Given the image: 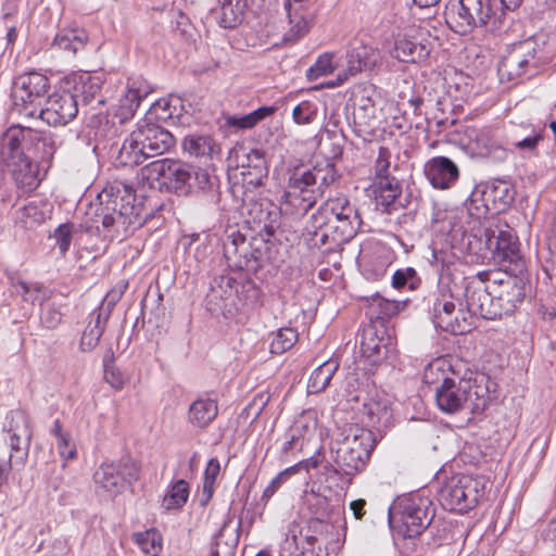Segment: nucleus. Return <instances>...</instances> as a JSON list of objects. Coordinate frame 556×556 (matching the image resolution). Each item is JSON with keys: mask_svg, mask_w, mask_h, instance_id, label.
<instances>
[{"mask_svg": "<svg viewBox=\"0 0 556 556\" xmlns=\"http://www.w3.org/2000/svg\"><path fill=\"white\" fill-rule=\"evenodd\" d=\"M142 177L151 188L177 195L191 193V165L179 160L160 159L142 169Z\"/></svg>", "mask_w": 556, "mask_h": 556, "instance_id": "obj_10", "label": "nucleus"}, {"mask_svg": "<svg viewBox=\"0 0 556 556\" xmlns=\"http://www.w3.org/2000/svg\"><path fill=\"white\" fill-rule=\"evenodd\" d=\"M48 138L30 127L12 126L0 139V161L15 188L0 187V204L10 208L13 224L31 229L51 217L53 206L43 199L28 200L40 184L36 157H45Z\"/></svg>", "mask_w": 556, "mask_h": 556, "instance_id": "obj_1", "label": "nucleus"}, {"mask_svg": "<svg viewBox=\"0 0 556 556\" xmlns=\"http://www.w3.org/2000/svg\"><path fill=\"white\" fill-rule=\"evenodd\" d=\"M248 159L249 164L242 172L243 186L248 189L263 186L268 176V167L263 152L252 150Z\"/></svg>", "mask_w": 556, "mask_h": 556, "instance_id": "obj_38", "label": "nucleus"}, {"mask_svg": "<svg viewBox=\"0 0 556 556\" xmlns=\"http://www.w3.org/2000/svg\"><path fill=\"white\" fill-rule=\"evenodd\" d=\"M102 208V227L112 239L123 240L141 226V219L134 205L135 189L131 185L113 180L99 193Z\"/></svg>", "mask_w": 556, "mask_h": 556, "instance_id": "obj_4", "label": "nucleus"}, {"mask_svg": "<svg viewBox=\"0 0 556 556\" xmlns=\"http://www.w3.org/2000/svg\"><path fill=\"white\" fill-rule=\"evenodd\" d=\"M475 141L478 153L484 157L497 162H503L508 157V150L501 144L495 130L491 128L480 129L476 135Z\"/></svg>", "mask_w": 556, "mask_h": 556, "instance_id": "obj_36", "label": "nucleus"}, {"mask_svg": "<svg viewBox=\"0 0 556 556\" xmlns=\"http://www.w3.org/2000/svg\"><path fill=\"white\" fill-rule=\"evenodd\" d=\"M516 194L510 180L494 178L473 189L469 197L468 211L477 217L504 213L514 203Z\"/></svg>", "mask_w": 556, "mask_h": 556, "instance_id": "obj_11", "label": "nucleus"}, {"mask_svg": "<svg viewBox=\"0 0 556 556\" xmlns=\"http://www.w3.org/2000/svg\"><path fill=\"white\" fill-rule=\"evenodd\" d=\"M330 529V522L320 519H309L304 529L300 531L301 541H299L295 529H290L286 535L282 548L289 552L288 556H304V552L309 547L319 545L320 536L327 534Z\"/></svg>", "mask_w": 556, "mask_h": 556, "instance_id": "obj_24", "label": "nucleus"}, {"mask_svg": "<svg viewBox=\"0 0 556 556\" xmlns=\"http://www.w3.org/2000/svg\"><path fill=\"white\" fill-rule=\"evenodd\" d=\"M485 481L482 477H453L440 490V502L444 509L459 514L475 508L484 495Z\"/></svg>", "mask_w": 556, "mask_h": 556, "instance_id": "obj_13", "label": "nucleus"}, {"mask_svg": "<svg viewBox=\"0 0 556 556\" xmlns=\"http://www.w3.org/2000/svg\"><path fill=\"white\" fill-rule=\"evenodd\" d=\"M430 53L428 45L412 38H397L394 42L393 55L401 62L417 63L425 60Z\"/></svg>", "mask_w": 556, "mask_h": 556, "instance_id": "obj_39", "label": "nucleus"}, {"mask_svg": "<svg viewBox=\"0 0 556 556\" xmlns=\"http://www.w3.org/2000/svg\"><path fill=\"white\" fill-rule=\"evenodd\" d=\"M238 541L237 533L227 535V529L223 528L215 538L208 556H235Z\"/></svg>", "mask_w": 556, "mask_h": 556, "instance_id": "obj_50", "label": "nucleus"}, {"mask_svg": "<svg viewBox=\"0 0 556 556\" xmlns=\"http://www.w3.org/2000/svg\"><path fill=\"white\" fill-rule=\"evenodd\" d=\"M147 153L141 149L135 129L125 138L115 156L118 166H137L147 161Z\"/></svg>", "mask_w": 556, "mask_h": 556, "instance_id": "obj_40", "label": "nucleus"}, {"mask_svg": "<svg viewBox=\"0 0 556 556\" xmlns=\"http://www.w3.org/2000/svg\"><path fill=\"white\" fill-rule=\"evenodd\" d=\"M345 541V528L341 530L330 523V529L327 534L320 536L319 545L317 547H309L304 552V556H329L334 554L343 547Z\"/></svg>", "mask_w": 556, "mask_h": 556, "instance_id": "obj_44", "label": "nucleus"}, {"mask_svg": "<svg viewBox=\"0 0 556 556\" xmlns=\"http://www.w3.org/2000/svg\"><path fill=\"white\" fill-rule=\"evenodd\" d=\"M101 86L102 80L99 76L85 72L73 77V88L71 91L72 94H75L78 103L81 100L84 104H89L99 96Z\"/></svg>", "mask_w": 556, "mask_h": 556, "instance_id": "obj_41", "label": "nucleus"}, {"mask_svg": "<svg viewBox=\"0 0 556 556\" xmlns=\"http://www.w3.org/2000/svg\"><path fill=\"white\" fill-rule=\"evenodd\" d=\"M479 387L471 386L470 381L460 377H444L435 387V404L447 415L469 412L472 415L481 414L488 407V399L479 394Z\"/></svg>", "mask_w": 556, "mask_h": 556, "instance_id": "obj_8", "label": "nucleus"}, {"mask_svg": "<svg viewBox=\"0 0 556 556\" xmlns=\"http://www.w3.org/2000/svg\"><path fill=\"white\" fill-rule=\"evenodd\" d=\"M338 368L339 363L336 358L325 361L311 374L307 382V392L309 394H317L324 391Z\"/></svg>", "mask_w": 556, "mask_h": 556, "instance_id": "obj_47", "label": "nucleus"}, {"mask_svg": "<svg viewBox=\"0 0 556 556\" xmlns=\"http://www.w3.org/2000/svg\"><path fill=\"white\" fill-rule=\"evenodd\" d=\"M151 91L152 87L146 79L141 77L129 79L127 91L119 99V104L115 113L119 122L125 123L130 119L139 108L140 102L148 97Z\"/></svg>", "mask_w": 556, "mask_h": 556, "instance_id": "obj_29", "label": "nucleus"}, {"mask_svg": "<svg viewBox=\"0 0 556 556\" xmlns=\"http://www.w3.org/2000/svg\"><path fill=\"white\" fill-rule=\"evenodd\" d=\"M140 466L130 457L102 463L93 473L98 494L114 497L139 478Z\"/></svg>", "mask_w": 556, "mask_h": 556, "instance_id": "obj_14", "label": "nucleus"}, {"mask_svg": "<svg viewBox=\"0 0 556 556\" xmlns=\"http://www.w3.org/2000/svg\"><path fill=\"white\" fill-rule=\"evenodd\" d=\"M465 301L467 307L465 314H470L471 329L475 327L476 317L494 320L505 315L494 289L490 291L489 288L477 285L475 280L465 286Z\"/></svg>", "mask_w": 556, "mask_h": 556, "instance_id": "obj_18", "label": "nucleus"}, {"mask_svg": "<svg viewBox=\"0 0 556 556\" xmlns=\"http://www.w3.org/2000/svg\"><path fill=\"white\" fill-rule=\"evenodd\" d=\"M135 131L148 159L164 154L175 146L174 136L161 125L149 122V119L139 121Z\"/></svg>", "mask_w": 556, "mask_h": 556, "instance_id": "obj_23", "label": "nucleus"}, {"mask_svg": "<svg viewBox=\"0 0 556 556\" xmlns=\"http://www.w3.org/2000/svg\"><path fill=\"white\" fill-rule=\"evenodd\" d=\"M136 543L146 554L157 556L162 549L161 540L155 532L146 531L136 534Z\"/></svg>", "mask_w": 556, "mask_h": 556, "instance_id": "obj_57", "label": "nucleus"}, {"mask_svg": "<svg viewBox=\"0 0 556 556\" xmlns=\"http://www.w3.org/2000/svg\"><path fill=\"white\" fill-rule=\"evenodd\" d=\"M274 241L266 238L264 233H258L248 241L236 227L226 229L223 241L224 256L228 266L253 274L274 261Z\"/></svg>", "mask_w": 556, "mask_h": 556, "instance_id": "obj_5", "label": "nucleus"}, {"mask_svg": "<svg viewBox=\"0 0 556 556\" xmlns=\"http://www.w3.org/2000/svg\"><path fill=\"white\" fill-rule=\"evenodd\" d=\"M7 433L5 442L11 450L8 460L21 470L26 465L33 438L28 416L21 410L11 412Z\"/></svg>", "mask_w": 556, "mask_h": 556, "instance_id": "obj_15", "label": "nucleus"}, {"mask_svg": "<svg viewBox=\"0 0 556 556\" xmlns=\"http://www.w3.org/2000/svg\"><path fill=\"white\" fill-rule=\"evenodd\" d=\"M248 216L250 217L249 223L252 222L257 225H263L262 229L258 233H264L266 238H273L277 228L279 227V213L274 211H268L263 207L262 203L251 202L248 205Z\"/></svg>", "mask_w": 556, "mask_h": 556, "instance_id": "obj_43", "label": "nucleus"}, {"mask_svg": "<svg viewBox=\"0 0 556 556\" xmlns=\"http://www.w3.org/2000/svg\"><path fill=\"white\" fill-rule=\"evenodd\" d=\"M247 9L248 0H217L208 17L220 28L235 29L244 21Z\"/></svg>", "mask_w": 556, "mask_h": 556, "instance_id": "obj_28", "label": "nucleus"}, {"mask_svg": "<svg viewBox=\"0 0 556 556\" xmlns=\"http://www.w3.org/2000/svg\"><path fill=\"white\" fill-rule=\"evenodd\" d=\"M491 238H486L491 247V261L498 266L511 268L515 273L526 271V263L519 251L518 239L507 227L491 228Z\"/></svg>", "mask_w": 556, "mask_h": 556, "instance_id": "obj_16", "label": "nucleus"}, {"mask_svg": "<svg viewBox=\"0 0 556 556\" xmlns=\"http://www.w3.org/2000/svg\"><path fill=\"white\" fill-rule=\"evenodd\" d=\"M384 417H389L386 403L369 397L364 391L355 395L350 391V426L370 429Z\"/></svg>", "mask_w": 556, "mask_h": 556, "instance_id": "obj_22", "label": "nucleus"}, {"mask_svg": "<svg viewBox=\"0 0 556 556\" xmlns=\"http://www.w3.org/2000/svg\"><path fill=\"white\" fill-rule=\"evenodd\" d=\"M317 105L316 103L304 100L300 102L292 111V117L295 124L298 125H307L313 123V121L317 116Z\"/></svg>", "mask_w": 556, "mask_h": 556, "instance_id": "obj_56", "label": "nucleus"}, {"mask_svg": "<svg viewBox=\"0 0 556 556\" xmlns=\"http://www.w3.org/2000/svg\"><path fill=\"white\" fill-rule=\"evenodd\" d=\"M182 109L181 99L176 96H169L168 98L160 99L153 103L143 119H149V122L157 124L159 122L179 118Z\"/></svg>", "mask_w": 556, "mask_h": 556, "instance_id": "obj_42", "label": "nucleus"}, {"mask_svg": "<svg viewBox=\"0 0 556 556\" xmlns=\"http://www.w3.org/2000/svg\"><path fill=\"white\" fill-rule=\"evenodd\" d=\"M380 53L372 47L362 45L350 53V76L363 71H371L379 62Z\"/></svg>", "mask_w": 556, "mask_h": 556, "instance_id": "obj_46", "label": "nucleus"}, {"mask_svg": "<svg viewBox=\"0 0 556 556\" xmlns=\"http://www.w3.org/2000/svg\"><path fill=\"white\" fill-rule=\"evenodd\" d=\"M172 28L182 40H194L195 28L190 18L180 10L173 11Z\"/></svg>", "mask_w": 556, "mask_h": 556, "instance_id": "obj_55", "label": "nucleus"}, {"mask_svg": "<svg viewBox=\"0 0 556 556\" xmlns=\"http://www.w3.org/2000/svg\"><path fill=\"white\" fill-rule=\"evenodd\" d=\"M432 306L429 308L432 323L452 334H465L471 331L470 314L459 308L456 312V305L453 301L446 300L444 296L439 298L433 294Z\"/></svg>", "mask_w": 556, "mask_h": 556, "instance_id": "obj_20", "label": "nucleus"}, {"mask_svg": "<svg viewBox=\"0 0 556 556\" xmlns=\"http://www.w3.org/2000/svg\"><path fill=\"white\" fill-rule=\"evenodd\" d=\"M338 177L334 165L328 159L317 161L313 165L301 164L289 169L281 210L296 216H304Z\"/></svg>", "mask_w": 556, "mask_h": 556, "instance_id": "obj_2", "label": "nucleus"}, {"mask_svg": "<svg viewBox=\"0 0 556 556\" xmlns=\"http://www.w3.org/2000/svg\"><path fill=\"white\" fill-rule=\"evenodd\" d=\"M262 298V290L252 280L238 281L230 276H219L207 294V305L211 312L230 317L240 311L260 307Z\"/></svg>", "mask_w": 556, "mask_h": 556, "instance_id": "obj_6", "label": "nucleus"}, {"mask_svg": "<svg viewBox=\"0 0 556 556\" xmlns=\"http://www.w3.org/2000/svg\"><path fill=\"white\" fill-rule=\"evenodd\" d=\"M506 280H502V288H494V293L503 307L505 315L513 314L519 304H521L530 289L526 271L515 273L508 268Z\"/></svg>", "mask_w": 556, "mask_h": 556, "instance_id": "obj_26", "label": "nucleus"}, {"mask_svg": "<svg viewBox=\"0 0 556 556\" xmlns=\"http://www.w3.org/2000/svg\"><path fill=\"white\" fill-rule=\"evenodd\" d=\"M55 244L59 248L60 254L65 255L72 242V230L70 225L62 224L56 227L53 233Z\"/></svg>", "mask_w": 556, "mask_h": 556, "instance_id": "obj_64", "label": "nucleus"}, {"mask_svg": "<svg viewBox=\"0 0 556 556\" xmlns=\"http://www.w3.org/2000/svg\"><path fill=\"white\" fill-rule=\"evenodd\" d=\"M390 159L391 151L387 147H379L378 156L375 163L376 179L384 176H392L390 174Z\"/></svg>", "mask_w": 556, "mask_h": 556, "instance_id": "obj_63", "label": "nucleus"}, {"mask_svg": "<svg viewBox=\"0 0 556 556\" xmlns=\"http://www.w3.org/2000/svg\"><path fill=\"white\" fill-rule=\"evenodd\" d=\"M544 139L545 126L540 127L532 123H522L510 131L508 144L522 159H532L540 155V144Z\"/></svg>", "mask_w": 556, "mask_h": 556, "instance_id": "obj_25", "label": "nucleus"}, {"mask_svg": "<svg viewBox=\"0 0 556 556\" xmlns=\"http://www.w3.org/2000/svg\"><path fill=\"white\" fill-rule=\"evenodd\" d=\"M217 178L212 177L207 170L202 168H197L191 165V193L198 189V190H207L214 187Z\"/></svg>", "mask_w": 556, "mask_h": 556, "instance_id": "obj_59", "label": "nucleus"}, {"mask_svg": "<svg viewBox=\"0 0 556 556\" xmlns=\"http://www.w3.org/2000/svg\"><path fill=\"white\" fill-rule=\"evenodd\" d=\"M78 106L71 89L59 90L45 100L37 117L50 126H64L77 116Z\"/></svg>", "mask_w": 556, "mask_h": 556, "instance_id": "obj_21", "label": "nucleus"}, {"mask_svg": "<svg viewBox=\"0 0 556 556\" xmlns=\"http://www.w3.org/2000/svg\"><path fill=\"white\" fill-rule=\"evenodd\" d=\"M375 106L369 98L353 111V132L363 142H371L375 137Z\"/></svg>", "mask_w": 556, "mask_h": 556, "instance_id": "obj_33", "label": "nucleus"}, {"mask_svg": "<svg viewBox=\"0 0 556 556\" xmlns=\"http://www.w3.org/2000/svg\"><path fill=\"white\" fill-rule=\"evenodd\" d=\"M298 341V332L293 328H280L270 342L273 354H282L290 350Z\"/></svg>", "mask_w": 556, "mask_h": 556, "instance_id": "obj_54", "label": "nucleus"}, {"mask_svg": "<svg viewBox=\"0 0 556 556\" xmlns=\"http://www.w3.org/2000/svg\"><path fill=\"white\" fill-rule=\"evenodd\" d=\"M551 60L543 36L534 35L514 43L511 50L502 58L498 74L507 80L530 78L536 75Z\"/></svg>", "mask_w": 556, "mask_h": 556, "instance_id": "obj_7", "label": "nucleus"}, {"mask_svg": "<svg viewBox=\"0 0 556 556\" xmlns=\"http://www.w3.org/2000/svg\"><path fill=\"white\" fill-rule=\"evenodd\" d=\"M351 435L353 440L350 442V477L362 472L366 468L376 445V440L370 429L350 426ZM351 481L352 479L350 478Z\"/></svg>", "mask_w": 556, "mask_h": 556, "instance_id": "obj_27", "label": "nucleus"}, {"mask_svg": "<svg viewBox=\"0 0 556 556\" xmlns=\"http://www.w3.org/2000/svg\"><path fill=\"white\" fill-rule=\"evenodd\" d=\"M491 227L477 229L465 236L466 250L475 257L476 262L491 261V247L486 238H491Z\"/></svg>", "mask_w": 556, "mask_h": 556, "instance_id": "obj_45", "label": "nucleus"}, {"mask_svg": "<svg viewBox=\"0 0 556 556\" xmlns=\"http://www.w3.org/2000/svg\"><path fill=\"white\" fill-rule=\"evenodd\" d=\"M49 87L48 77L37 72L16 77L11 90L12 112L28 118L37 117Z\"/></svg>", "mask_w": 556, "mask_h": 556, "instance_id": "obj_12", "label": "nucleus"}, {"mask_svg": "<svg viewBox=\"0 0 556 556\" xmlns=\"http://www.w3.org/2000/svg\"><path fill=\"white\" fill-rule=\"evenodd\" d=\"M103 371L105 381L115 390L123 389L128 381V377L115 365L112 350L103 357Z\"/></svg>", "mask_w": 556, "mask_h": 556, "instance_id": "obj_53", "label": "nucleus"}, {"mask_svg": "<svg viewBox=\"0 0 556 556\" xmlns=\"http://www.w3.org/2000/svg\"><path fill=\"white\" fill-rule=\"evenodd\" d=\"M220 472V463L217 458H211L205 467L203 473V489H202V497L201 505L205 506L215 492V483L216 479Z\"/></svg>", "mask_w": 556, "mask_h": 556, "instance_id": "obj_52", "label": "nucleus"}, {"mask_svg": "<svg viewBox=\"0 0 556 556\" xmlns=\"http://www.w3.org/2000/svg\"><path fill=\"white\" fill-rule=\"evenodd\" d=\"M397 516L402 523L404 538L420 535L432 522L435 507L432 501L421 493H412L399 500L389 508V523L393 527Z\"/></svg>", "mask_w": 556, "mask_h": 556, "instance_id": "obj_9", "label": "nucleus"}, {"mask_svg": "<svg viewBox=\"0 0 556 556\" xmlns=\"http://www.w3.org/2000/svg\"><path fill=\"white\" fill-rule=\"evenodd\" d=\"M189 484L186 480L180 479L175 481L167 490L164 498L163 506L167 509H180L188 501Z\"/></svg>", "mask_w": 556, "mask_h": 556, "instance_id": "obj_49", "label": "nucleus"}, {"mask_svg": "<svg viewBox=\"0 0 556 556\" xmlns=\"http://www.w3.org/2000/svg\"><path fill=\"white\" fill-rule=\"evenodd\" d=\"M352 298L362 303L361 307L365 309L367 324L378 327L382 332L388 330L389 320L404 311L408 304V300H388L381 296L378 291L368 294L355 292Z\"/></svg>", "mask_w": 556, "mask_h": 556, "instance_id": "obj_19", "label": "nucleus"}, {"mask_svg": "<svg viewBox=\"0 0 556 556\" xmlns=\"http://www.w3.org/2000/svg\"><path fill=\"white\" fill-rule=\"evenodd\" d=\"M7 278L13 292L20 295L24 302L45 304L43 301L48 298V291L41 283L27 282L15 271H7Z\"/></svg>", "mask_w": 556, "mask_h": 556, "instance_id": "obj_35", "label": "nucleus"}, {"mask_svg": "<svg viewBox=\"0 0 556 556\" xmlns=\"http://www.w3.org/2000/svg\"><path fill=\"white\" fill-rule=\"evenodd\" d=\"M102 334L103 333L97 327H91V323H88L80 338V351L91 352L98 345Z\"/></svg>", "mask_w": 556, "mask_h": 556, "instance_id": "obj_62", "label": "nucleus"}, {"mask_svg": "<svg viewBox=\"0 0 556 556\" xmlns=\"http://www.w3.org/2000/svg\"><path fill=\"white\" fill-rule=\"evenodd\" d=\"M421 278L413 267L400 268L392 275L391 286L396 290L415 291L421 286Z\"/></svg>", "mask_w": 556, "mask_h": 556, "instance_id": "obj_51", "label": "nucleus"}, {"mask_svg": "<svg viewBox=\"0 0 556 556\" xmlns=\"http://www.w3.org/2000/svg\"><path fill=\"white\" fill-rule=\"evenodd\" d=\"M218 416L217 400L207 395H199L194 399L187 410L186 421L195 430L207 429Z\"/></svg>", "mask_w": 556, "mask_h": 556, "instance_id": "obj_31", "label": "nucleus"}, {"mask_svg": "<svg viewBox=\"0 0 556 556\" xmlns=\"http://www.w3.org/2000/svg\"><path fill=\"white\" fill-rule=\"evenodd\" d=\"M390 336L388 330L382 332L378 327L363 323L361 330L357 333L358 341V353L361 359H355V364L364 362V370H370L369 367H374L382 363L388 358Z\"/></svg>", "mask_w": 556, "mask_h": 556, "instance_id": "obj_17", "label": "nucleus"}, {"mask_svg": "<svg viewBox=\"0 0 556 556\" xmlns=\"http://www.w3.org/2000/svg\"><path fill=\"white\" fill-rule=\"evenodd\" d=\"M374 198L376 201V205L381 207L382 212L391 213L392 210H395V200L401 195V193H396L393 191H386L378 187H374Z\"/></svg>", "mask_w": 556, "mask_h": 556, "instance_id": "obj_61", "label": "nucleus"}, {"mask_svg": "<svg viewBox=\"0 0 556 556\" xmlns=\"http://www.w3.org/2000/svg\"><path fill=\"white\" fill-rule=\"evenodd\" d=\"M62 312L53 303L41 304L40 324L46 329H55L62 321Z\"/></svg>", "mask_w": 556, "mask_h": 556, "instance_id": "obj_58", "label": "nucleus"}, {"mask_svg": "<svg viewBox=\"0 0 556 556\" xmlns=\"http://www.w3.org/2000/svg\"><path fill=\"white\" fill-rule=\"evenodd\" d=\"M331 463L327 470V481L344 492L348 489V448L339 442L331 446Z\"/></svg>", "mask_w": 556, "mask_h": 556, "instance_id": "obj_34", "label": "nucleus"}, {"mask_svg": "<svg viewBox=\"0 0 556 556\" xmlns=\"http://www.w3.org/2000/svg\"><path fill=\"white\" fill-rule=\"evenodd\" d=\"M182 149L194 157H213L220 153V147L206 134H191L185 137Z\"/></svg>", "mask_w": 556, "mask_h": 556, "instance_id": "obj_37", "label": "nucleus"}, {"mask_svg": "<svg viewBox=\"0 0 556 556\" xmlns=\"http://www.w3.org/2000/svg\"><path fill=\"white\" fill-rule=\"evenodd\" d=\"M285 8L288 13L289 25H290L289 34H288L289 39H296V38L302 37L304 34H306V31L308 29V24H307L306 20L298 13H293L291 5L285 7Z\"/></svg>", "mask_w": 556, "mask_h": 556, "instance_id": "obj_60", "label": "nucleus"}, {"mask_svg": "<svg viewBox=\"0 0 556 556\" xmlns=\"http://www.w3.org/2000/svg\"><path fill=\"white\" fill-rule=\"evenodd\" d=\"M425 175L437 189L451 188L459 177L457 165L446 156H434L425 165Z\"/></svg>", "mask_w": 556, "mask_h": 556, "instance_id": "obj_30", "label": "nucleus"}, {"mask_svg": "<svg viewBox=\"0 0 556 556\" xmlns=\"http://www.w3.org/2000/svg\"><path fill=\"white\" fill-rule=\"evenodd\" d=\"M338 67L339 62L337 55L332 52H325L306 70L305 77L307 80L314 81L320 77L332 74Z\"/></svg>", "mask_w": 556, "mask_h": 556, "instance_id": "obj_48", "label": "nucleus"}, {"mask_svg": "<svg viewBox=\"0 0 556 556\" xmlns=\"http://www.w3.org/2000/svg\"><path fill=\"white\" fill-rule=\"evenodd\" d=\"M497 0H456L451 1L444 11L447 26L456 34L467 35L475 28H484L491 33H505L510 28L514 16L501 11Z\"/></svg>", "mask_w": 556, "mask_h": 556, "instance_id": "obj_3", "label": "nucleus"}, {"mask_svg": "<svg viewBox=\"0 0 556 556\" xmlns=\"http://www.w3.org/2000/svg\"><path fill=\"white\" fill-rule=\"evenodd\" d=\"M88 39L89 36L83 27L72 24L58 30L52 41V47L75 55L85 49Z\"/></svg>", "mask_w": 556, "mask_h": 556, "instance_id": "obj_32", "label": "nucleus"}]
</instances>
